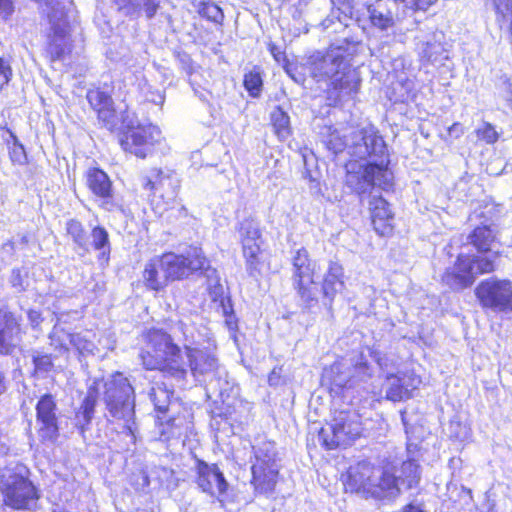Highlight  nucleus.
I'll return each mask as SVG.
<instances>
[{"instance_id": "nucleus-41", "label": "nucleus", "mask_w": 512, "mask_h": 512, "mask_svg": "<svg viewBox=\"0 0 512 512\" xmlns=\"http://www.w3.org/2000/svg\"><path fill=\"white\" fill-rule=\"evenodd\" d=\"M324 142L327 148L334 154L341 153L344 150L348 151V146L350 143L349 133L341 134L339 131L333 130L328 134Z\"/></svg>"}, {"instance_id": "nucleus-14", "label": "nucleus", "mask_w": 512, "mask_h": 512, "mask_svg": "<svg viewBox=\"0 0 512 512\" xmlns=\"http://www.w3.org/2000/svg\"><path fill=\"white\" fill-rule=\"evenodd\" d=\"M186 355L194 377H203L204 381L209 378V385L217 382L219 394L222 395L220 379L225 374V371L219 366L215 354L210 350L194 349V351Z\"/></svg>"}, {"instance_id": "nucleus-26", "label": "nucleus", "mask_w": 512, "mask_h": 512, "mask_svg": "<svg viewBox=\"0 0 512 512\" xmlns=\"http://www.w3.org/2000/svg\"><path fill=\"white\" fill-rule=\"evenodd\" d=\"M367 14L371 25L379 30H388L395 24L387 1L376 0L373 3H369L367 5Z\"/></svg>"}, {"instance_id": "nucleus-23", "label": "nucleus", "mask_w": 512, "mask_h": 512, "mask_svg": "<svg viewBox=\"0 0 512 512\" xmlns=\"http://www.w3.org/2000/svg\"><path fill=\"white\" fill-rule=\"evenodd\" d=\"M349 146H348V154L355 158L357 161V151L359 145H363L366 141H369L370 144H374V149L380 152L381 149L384 148V139L379 134L378 129L373 125H367L362 128L354 129L349 132Z\"/></svg>"}, {"instance_id": "nucleus-54", "label": "nucleus", "mask_w": 512, "mask_h": 512, "mask_svg": "<svg viewBox=\"0 0 512 512\" xmlns=\"http://www.w3.org/2000/svg\"><path fill=\"white\" fill-rule=\"evenodd\" d=\"M208 281L210 282V294L213 300H217V298L221 297L223 294V286L219 284L217 273L211 279H208Z\"/></svg>"}, {"instance_id": "nucleus-45", "label": "nucleus", "mask_w": 512, "mask_h": 512, "mask_svg": "<svg viewBox=\"0 0 512 512\" xmlns=\"http://www.w3.org/2000/svg\"><path fill=\"white\" fill-rule=\"evenodd\" d=\"M465 258H468L474 265L473 272L474 279L479 274L490 273L495 270L494 261L487 257L475 256V255H464Z\"/></svg>"}, {"instance_id": "nucleus-9", "label": "nucleus", "mask_w": 512, "mask_h": 512, "mask_svg": "<svg viewBox=\"0 0 512 512\" xmlns=\"http://www.w3.org/2000/svg\"><path fill=\"white\" fill-rule=\"evenodd\" d=\"M237 232L242 247L247 274L257 279L261 274V246L263 244L260 222L252 217L238 223Z\"/></svg>"}, {"instance_id": "nucleus-52", "label": "nucleus", "mask_w": 512, "mask_h": 512, "mask_svg": "<svg viewBox=\"0 0 512 512\" xmlns=\"http://www.w3.org/2000/svg\"><path fill=\"white\" fill-rule=\"evenodd\" d=\"M64 334H68L63 329H57L56 327L53 329L52 333L50 334L51 339V345H53L55 348L65 349L67 348V341L68 339Z\"/></svg>"}, {"instance_id": "nucleus-15", "label": "nucleus", "mask_w": 512, "mask_h": 512, "mask_svg": "<svg viewBox=\"0 0 512 512\" xmlns=\"http://www.w3.org/2000/svg\"><path fill=\"white\" fill-rule=\"evenodd\" d=\"M194 471L195 483L203 493L219 500L227 491L228 482L216 464L197 460Z\"/></svg>"}, {"instance_id": "nucleus-7", "label": "nucleus", "mask_w": 512, "mask_h": 512, "mask_svg": "<svg viewBox=\"0 0 512 512\" xmlns=\"http://www.w3.org/2000/svg\"><path fill=\"white\" fill-rule=\"evenodd\" d=\"M253 452L251 484L257 493L270 494L274 491L279 472L275 443L266 440L260 441L253 446Z\"/></svg>"}, {"instance_id": "nucleus-40", "label": "nucleus", "mask_w": 512, "mask_h": 512, "mask_svg": "<svg viewBox=\"0 0 512 512\" xmlns=\"http://www.w3.org/2000/svg\"><path fill=\"white\" fill-rule=\"evenodd\" d=\"M67 234L72 238L73 242L84 251H89L86 232L81 222L71 219L66 223Z\"/></svg>"}, {"instance_id": "nucleus-58", "label": "nucleus", "mask_w": 512, "mask_h": 512, "mask_svg": "<svg viewBox=\"0 0 512 512\" xmlns=\"http://www.w3.org/2000/svg\"><path fill=\"white\" fill-rule=\"evenodd\" d=\"M268 49H269V51H270L271 55L273 56V58H274L278 63H280V62H282V61H284V60H285V58H286L285 53H284V52L282 51V49H281L279 46H277L276 44H274V43H270V44L268 45Z\"/></svg>"}, {"instance_id": "nucleus-46", "label": "nucleus", "mask_w": 512, "mask_h": 512, "mask_svg": "<svg viewBox=\"0 0 512 512\" xmlns=\"http://www.w3.org/2000/svg\"><path fill=\"white\" fill-rule=\"evenodd\" d=\"M199 14L206 19L221 24L224 14L221 8L213 2H203L199 8Z\"/></svg>"}, {"instance_id": "nucleus-18", "label": "nucleus", "mask_w": 512, "mask_h": 512, "mask_svg": "<svg viewBox=\"0 0 512 512\" xmlns=\"http://www.w3.org/2000/svg\"><path fill=\"white\" fill-rule=\"evenodd\" d=\"M56 408L51 394L43 395L36 405L38 434L42 441L53 442L59 435Z\"/></svg>"}, {"instance_id": "nucleus-11", "label": "nucleus", "mask_w": 512, "mask_h": 512, "mask_svg": "<svg viewBox=\"0 0 512 512\" xmlns=\"http://www.w3.org/2000/svg\"><path fill=\"white\" fill-rule=\"evenodd\" d=\"M475 295L484 309L495 313L512 311V281L508 279L490 277L482 280Z\"/></svg>"}, {"instance_id": "nucleus-50", "label": "nucleus", "mask_w": 512, "mask_h": 512, "mask_svg": "<svg viewBox=\"0 0 512 512\" xmlns=\"http://www.w3.org/2000/svg\"><path fill=\"white\" fill-rule=\"evenodd\" d=\"M394 1L403 4V6L406 9H408L412 12H415L417 10H422V11L427 10L437 0H394Z\"/></svg>"}, {"instance_id": "nucleus-61", "label": "nucleus", "mask_w": 512, "mask_h": 512, "mask_svg": "<svg viewBox=\"0 0 512 512\" xmlns=\"http://www.w3.org/2000/svg\"><path fill=\"white\" fill-rule=\"evenodd\" d=\"M463 127L461 124L459 123H454L450 128H449V134L452 135V136H455L456 138L459 137L460 135L463 134Z\"/></svg>"}, {"instance_id": "nucleus-17", "label": "nucleus", "mask_w": 512, "mask_h": 512, "mask_svg": "<svg viewBox=\"0 0 512 512\" xmlns=\"http://www.w3.org/2000/svg\"><path fill=\"white\" fill-rule=\"evenodd\" d=\"M142 185L145 190L150 192L149 196L158 195L168 202L175 199L180 181L173 172L153 169L149 175L143 178Z\"/></svg>"}, {"instance_id": "nucleus-39", "label": "nucleus", "mask_w": 512, "mask_h": 512, "mask_svg": "<svg viewBox=\"0 0 512 512\" xmlns=\"http://www.w3.org/2000/svg\"><path fill=\"white\" fill-rule=\"evenodd\" d=\"M271 122L275 133L281 140H286L290 135V118L280 107H276L271 113Z\"/></svg>"}, {"instance_id": "nucleus-35", "label": "nucleus", "mask_w": 512, "mask_h": 512, "mask_svg": "<svg viewBox=\"0 0 512 512\" xmlns=\"http://www.w3.org/2000/svg\"><path fill=\"white\" fill-rule=\"evenodd\" d=\"M496 22L512 43V0H494Z\"/></svg>"}, {"instance_id": "nucleus-36", "label": "nucleus", "mask_w": 512, "mask_h": 512, "mask_svg": "<svg viewBox=\"0 0 512 512\" xmlns=\"http://www.w3.org/2000/svg\"><path fill=\"white\" fill-rule=\"evenodd\" d=\"M495 233V229L491 225H483L476 227L468 239L479 252H487L495 240Z\"/></svg>"}, {"instance_id": "nucleus-3", "label": "nucleus", "mask_w": 512, "mask_h": 512, "mask_svg": "<svg viewBox=\"0 0 512 512\" xmlns=\"http://www.w3.org/2000/svg\"><path fill=\"white\" fill-rule=\"evenodd\" d=\"M343 484L346 491L375 499L392 498L399 494L394 474L377 468L368 461H360L350 466L343 475Z\"/></svg>"}, {"instance_id": "nucleus-29", "label": "nucleus", "mask_w": 512, "mask_h": 512, "mask_svg": "<svg viewBox=\"0 0 512 512\" xmlns=\"http://www.w3.org/2000/svg\"><path fill=\"white\" fill-rule=\"evenodd\" d=\"M184 256L189 276L193 273H200L207 277V279H211L216 274V270L210 266V262L201 248L190 247Z\"/></svg>"}, {"instance_id": "nucleus-59", "label": "nucleus", "mask_w": 512, "mask_h": 512, "mask_svg": "<svg viewBox=\"0 0 512 512\" xmlns=\"http://www.w3.org/2000/svg\"><path fill=\"white\" fill-rule=\"evenodd\" d=\"M27 317H28L30 325L34 329L37 328L43 320L41 313L39 311L33 310V309L28 310Z\"/></svg>"}, {"instance_id": "nucleus-60", "label": "nucleus", "mask_w": 512, "mask_h": 512, "mask_svg": "<svg viewBox=\"0 0 512 512\" xmlns=\"http://www.w3.org/2000/svg\"><path fill=\"white\" fill-rule=\"evenodd\" d=\"M502 97L508 103L512 101V84L508 79H505L501 86Z\"/></svg>"}, {"instance_id": "nucleus-63", "label": "nucleus", "mask_w": 512, "mask_h": 512, "mask_svg": "<svg viewBox=\"0 0 512 512\" xmlns=\"http://www.w3.org/2000/svg\"><path fill=\"white\" fill-rule=\"evenodd\" d=\"M401 419H402L403 425H404V427H405V431H406V433H409V432H410V430H409V429H410V427H409V424H408V421H407L406 413H405V412H403V413L401 414Z\"/></svg>"}, {"instance_id": "nucleus-28", "label": "nucleus", "mask_w": 512, "mask_h": 512, "mask_svg": "<svg viewBox=\"0 0 512 512\" xmlns=\"http://www.w3.org/2000/svg\"><path fill=\"white\" fill-rule=\"evenodd\" d=\"M160 265L164 268V273L169 281L180 280L189 277V270L186 267V258L184 255L175 253H165L161 256Z\"/></svg>"}, {"instance_id": "nucleus-34", "label": "nucleus", "mask_w": 512, "mask_h": 512, "mask_svg": "<svg viewBox=\"0 0 512 512\" xmlns=\"http://www.w3.org/2000/svg\"><path fill=\"white\" fill-rule=\"evenodd\" d=\"M325 377L328 378L332 385L338 388L350 387L352 382V368L343 361H337L326 371Z\"/></svg>"}, {"instance_id": "nucleus-6", "label": "nucleus", "mask_w": 512, "mask_h": 512, "mask_svg": "<svg viewBox=\"0 0 512 512\" xmlns=\"http://www.w3.org/2000/svg\"><path fill=\"white\" fill-rule=\"evenodd\" d=\"M362 432L360 416L354 411H335L331 423L318 432L319 443L327 450L351 445Z\"/></svg>"}, {"instance_id": "nucleus-64", "label": "nucleus", "mask_w": 512, "mask_h": 512, "mask_svg": "<svg viewBox=\"0 0 512 512\" xmlns=\"http://www.w3.org/2000/svg\"><path fill=\"white\" fill-rule=\"evenodd\" d=\"M328 21H330V20H329V19H327V20H325V21H324V25H325V27H328V24H327V22H328Z\"/></svg>"}, {"instance_id": "nucleus-49", "label": "nucleus", "mask_w": 512, "mask_h": 512, "mask_svg": "<svg viewBox=\"0 0 512 512\" xmlns=\"http://www.w3.org/2000/svg\"><path fill=\"white\" fill-rule=\"evenodd\" d=\"M13 144L9 147V156L13 163L23 165L26 163L27 156L22 144L18 142L16 136L12 135Z\"/></svg>"}, {"instance_id": "nucleus-37", "label": "nucleus", "mask_w": 512, "mask_h": 512, "mask_svg": "<svg viewBox=\"0 0 512 512\" xmlns=\"http://www.w3.org/2000/svg\"><path fill=\"white\" fill-rule=\"evenodd\" d=\"M91 237V246L101 252V257L105 258V260H108L109 254H110V241H109V234L107 230L104 227L101 226H95L90 234Z\"/></svg>"}, {"instance_id": "nucleus-21", "label": "nucleus", "mask_w": 512, "mask_h": 512, "mask_svg": "<svg viewBox=\"0 0 512 512\" xmlns=\"http://www.w3.org/2000/svg\"><path fill=\"white\" fill-rule=\"evenodd\" d=\"M473 263L460 254L453 267L446 269L442 282L453 290H462L474 283Z\"/></svg>"}, {"instance_id": "nucleus-51", "label": "nucleus", "mask_w": 512, "mask_h": 512, "mask_svg": "<svg viewBox=\"0 0 512 512\" xmlns=\"http://www.w3.org/2000/svg\"><path fill=\"white\" fill-rule=\"evenodd\" d=\"M331 2L338 6L337 10L339 13L343 14V18L340 15L337 16L340 23L347 26L348 24L345 22L347 19L351 18L352 15V0H331Z\"/></svg>"}, {"instance_id": "nucleus-2", "label": "nucleus", "mask_w": 512, "mask_h": 512, "mask_svg": "<svg viewBox=\"0 0 512 512\" xmlns=\"http://www.w3.org/2000/svg\"><path fill=\"white\" fill-rule=\"evenodd\" d=\"M309 64L312 77L327 84L328 98L335 104L358 92L360 79L344 48L332 46L325 53L316 52L309 58Z\"/></svg>"}, {"instance_id": "nucleus-12", "label": "nucleus", "mask_w": 512, "mask_h": 512, "mask_svg": "<svg viewBox=\"0 0 512 512\" xmlns=\"http://www.w3.org/2000/svg\"><path fill=\"white\" fill-rule=\"evenodd\" d=\"M4 502L14 509H28L37 499L33 484L19 473L6 470L1 476Z\"/></svg>"}, {"instance_id": "nucleus-56", "label": "nucleus", "mask_w": 512, "mask_h": 512, "mask_svg": "<svg viewBox=\"0 0 512 512\" xmlns=\"http://www.w3.org/2000/svg\"><path fill=\"white\" fill-rule=\"evenodd\" d=\"M14 6L12 0H0V18L7 19L12 15Z\"/></svg>"}, {"instance_id": "nucleus-5", "label": "nucleus", "mask_w": 512, "mask_h": 512, "mask_svg": "<svg viewBox=\"0 0 512 512\" xmlns=\"http://www.w3.org/2000/svg\"><path fill=\"white\" fill-rule=\"evenodd\" d=\"M46 8L51 24V33L48 35L47 52L52 61L62 59L71 51V43L68 34L67 13L72 5L71 0H35Z\"/></svg>"}, {"instance_id": "nucleus-8", "label": "nucleus", "mask_w": 512, "mask_h": 512, "mask_svg": "<svg viewBox=\"0 0 512 512\" xmlns=\"http://www.w3.org/2000/svg\"><path fill=\"white\" fill-rule=\"evenodd\" d=\"M346 171L347 186L358 194L367 192L373 186H378L383 190L392 186L393 173L389 168L353 160L346 164Z\"/></svg>"}, {"instance_id": "nucleus-24", "label": "nucleus", "mask_w": 512, "mask_h": 512, "mask_svg": "<svg viewBox=\"0 0 512 512\" xmlns=\"http://www.w3.org/2000/svg\"><path fill=\"white\" fill-rule=\"evenodd\" d=\"M374 229L384 235L390 229L393 218L389 203L381 196H373L369 202Z\"/></svg>"}, {"instance_id": "nucleus-31", "label": "nucleus", "mask_w": 512, "mask_h": 512, "mask_svg": "<svg viewBox=\"0 0 512 512\" xmlns=\"http://www.w3.org/2000/svg\"><path fill=\"white\" fill-rule=\"evenodd\" d=\"M442 34L433 33L426 40L417 44V50L422 59L435 63L443 59L445 49L441 43Z\"/></svg>"}, {"instance_id": "nucleus-16", "label": "nucleus", "mask_w": 512, "mask_h": 512, "mask_svg": "<svg viewBox=\"0 0 512 512\" xmlns=\"http://www.w3.org/2000/svg\"><path fill=\"white\" fill-rule=\"evenodd\" d=\"M161 132L154 125L138 126L127 132L121 140L123 149L137 157L145 158L160 139Z\"/></svg>"}, {"instance_id": "nucleus-27", "label": "nucleus", "mask_w": 512, "mask_h": 512, "mask_svg": "<svg viewBox=\"0 0 512 512\" xmlns=\"http://www.w3.org/2000/svg\"><path fill=\"white\" fill-rule=\"evenodd\" d=\"M113 2L127 16L137 17L144 11L149 19L155 16L160 6V0H113Z\"/></svg>"}, {"instance_id": "nucleus-30", "label": "nucleus", "mask_w": 512, "mask_h": 512, "mask_svg": "<svg viewBox=\"0 0 512 512\" xmlns=\"http://www.w3.org/2000/svg\"><path fill=\"white\" fill-rule=\"evenodd\" d=\"M161 257L151 259L143 271V279L145 285L155 291L163 289L167 285V276L164 273V268L160 265L162 262Z\"/></svg>"}, {"instance_id": "nucleus-38", "label": "nucleus", "mask_w": 512, "mask_h": 512, "mask_svg": "<svg viewBox=\"0 0 512 512\" xmlns=\"http://www.w3.org/2000/svg\"><path fill=\"white\" fill-rule=\"evenodd\" d=\"M176 330L182 336V342L186 350V354L194 351V349H198L197 347H194V345L198 343L199 334L197 333L196 327L193 323L180 320L176 325Z\"/></svg>"}, {"instance_id": "nucleus-32", "label": "nucleus", "mask_w": 512, "mask_h": 512, "mask_svg": "<svg viewBox=\"0 0 512 512\" xmlns=\"http://www.w3.org/2000/svg\"><path fill=\"white\" fill-rule=\"evenodd\" d=\"M374 144H370L369 141L363 145H359L357 151L358 160H368L367 164L376 165L381 168H388L390 163L387 145L384 142V148L380 152L374 149Z\"/></svg>"}, {"instance_id": "nucleus-57", "label": "nucleus", "mask_w": 512, "mask_h": 512, "mask_svg": "<svg viewBox=\"0 0 512 512\" xmlns=\"http://www.w3.org/2000/svg\"><path fill=\"white\" fill-rule=\"evenodd\" d=\"M11 75L10 67L5 65L3 59L0 58V87L9 82Z\"/></svg>"}, {"instance_id": "nucleus-42", "label": "nucleus", "mask_w": 512, "mask_h": 512, "mask_svg": "<svg viewBox=\"0 0 512 512\" xmlns=\"http://www.w3.org/2000/svg\"><path fill=\"white\" fill-rule=\"evenodd\" d=\"M88 333H71L64 334L68 339V342L80 353L90 354L93 353L96 346L94 342L88 337Z\"/></svg>"}, {"instance_id": "nucleus-20", "label": "nucleus", "mask_w": 512, "mask_h": 512, "mask_svg": "<svg viewBox=\"0 0 512 512\" xmlns=\"http://www.w3.org/2000/svg\"><path fill=\"white\" fill-rule=\"evenodd\" d=\"M21 319L13 312L0 309V354H11L21 340Z\"/></svg>"}, {"instance_id": "nucleus-55", "label": "nucleus", "mask_w": 512, "mask_h": 512, "mask_svg": "<svg viewBox=\"0 0 512 512\" xmlns=\"http://www.w3.org/2000/svg\"><path fill=\"white\" fill-rule=\"evenodd\" d=\"M282 368L275 367L268 376V383L270 386H279L284 383L282 379Z\"/></svg>"}, {"instance_id": "nucleus-62", "label": "nucleus", "mask_w": 512, "mask_h": 512, "mask_svg": "<svg viewBox=\"0 0 512 512\" xmlns=\"http://www.w3.org/2000/svg\"><path fill=\"white\" fill-rule=\"evenodd\" d=\"M402 512H425L420 505L408 504L403 508Z\"/></svg>"}, {"instance_id": "nucleus-13", "label": "nucleus", "mask_w": 512, "mask_h": 512, "mask_svg": "<svg viewBox=\"0 0 512 512\" xmlns=\"http://www.w3.org/2000/svg\"><path fill=\"white\" fill-rule=\"evenodd\" d=\"M173 390L169 389L164 383H155L149 391V398L154 405L157 413V421L161 427L162 436L170 437L176 434L178 428L177 418L172 413L177 403L172 400Z\"/></svg>"}, {"instance_id": "nucleus-19", "label": "nucleus", "mask_w": 512, "mask_h": 512, "mask_svg": "<svg viewBox=\"0 0 512 512\" xmlns=\"http://www.w3.org/2000/svg\"><path fill=\"white\" fill-rule=\"evenodd\" d=\"M420 384V377L414 373L387 374L385 381L386 398L393 402L409 399Z\"/></svg>"}, {"instance_id": "nucleus-22", "label": "nucleus", "mask_w": 512, "mask_h": 512, "mask_svg": "<svg viewBox=\"0 0 512 512\" xmlns=\"http://www.w3.org/2000/svg\"><path fill=\"white\" fill-rule=\"evenodd\" d=\"M86 185L92 194L102 201V206L113 210V189L109 176L99 168H90L86 172Z\"/></svg>"}, {"instance_id": "nucleus-47", "label": "nucleus", "mask_w": 512, "mask_h": 512, "mask_svg": "<svg viewBox=\"0 0 512 512\" xmlns=\"http://www.w3.org/2000/svg\"><path fill=\"white\" fill-rule=\"evenodd\" d=\"M98 115V119L107 127L109 130H112L117 124V115L114 109V103L109 105L108 107L101 108L96 111Z\"/></svg>"}, {"instance_id": "nucleus-1", "label": "nucleus", "mask_w": 512, "mask_h": 512, "mask_svg": "<svg viewBox=\"0 0 512 512\" xmlns=\"http://www.w3.org/2000/svg\"><path fill=\"white\" fill-rule=\"evenodd\" d=\"M101 394L111 417L124 421L121 435L127 438L124 449L129 450L136 443L135 392L128 378L122 373H115L107 380L93 381L76 413V425L81 433H84L93 419L95 406Z\"/></svg>"}, {"instance_id": "nucleus-10", "label": "nucleus", "mask_w": 512, "mask_h": 512, "mask_svg": "<svg viewBox=\"0 0 512 512\" xmlns=\"http://www.w3.org/2000/svg\"><path fill=\"white\" fill-rule=\"evenodd\" d=\"M315 263L305 248L298 249L292 257V285L302 304L311 307L318 301V287L314 282Z\"/></svg>"}, {"instance_id": "nucleus-53", "label": "nucleus", "mask_w": 512, "mask_h": 512, "mask_svg": "<svg viewBox=\"0 0 512 512\" xmlns=\"http://www.w3.org/2000/svg\"><path fill=\"white\" fill-rule=\"evenodd\" d=\"M478 134L487 143H494L498 139L495 128L489 123H486L483 128L479 129Z\"/></svg>"}, {"instance_id": "nucleus-44", "label": "nucleus", "mask_w": 512, "mask_h": 512, "mask_svg": "<svg viewBox=\"0 0 512 512\" xmlns=\"http://www.w3.org/2000/svg\"><path fill=\"white\" fill-rule=\"evenodd\" d=\"M87 100L95 111L108 107L109 105H112L113 102L111 96L100 89L89 90L87 92Z\"/></svg>"}, {"instance_id": "nucleus-43", "label": "nucleus", "mask_w": 512, "mask_h": 512, "mask_svg": "<svg viewBox=\"0 0 512 512\" xmlns=\"http://www.w3.org/2000/svg\"><path fill=\"white\" fill-rule=\"evenodd\" d=\"M244 87L251 97H259L262 91L263 81L259 71L251 70L244 75Z\"/></svg>"}, {"instance_id": "nucleus-25", "label": "nucleus", "mask_w": 512, "mask_h": 512, "mask_svg": "<svg viewBox=\"0 0 512 512\" xmlns=\"http://www.w3.org/2000/svg\"><path fill=\"white\" fill-rule=\"evenodd\" d=\"M343 276L342 266L337 262H330L322 283L323 297L329 304L332 303L337 293L343 290Z\"/></svg>"}, {"instance_id": "nucleus-4", "label": "nucleus", "mask_w": 512, "mask_h": 512, "mask_svg": "<svg viewBox=\"0 0 512 512\" xmlns=\"http://www.w3.org/2000/svg\"><path fill=\"white\" fill-rule=\"evenodd\" d=\"M140 357L147 370H160L177 380L184 379L187 374L186 361L180 347L162 330L149 332L147 347Z\"/></svg>"}, {"instance_id": "nucleus-33", "label": "nucleus", "mask_w": 512, "mask_h": 512, "mask_svg": "<svg viewBox=\"0 0 512 512\" xmlns=\"http://www.w3.org/2000/svg\"><path fill=\"white\" fill-rule=\"evenodd\" d=\"M421 478L420 466L415 460H407L402 463L400 474L398 477L395 476L399 492L401 487L405 489H411L419 484Z\"/></svg>"}, {"instance_id": "nucleus-48", "label": "nucleus", "mask_w": 512, "mask_h": 512, "mask_svg": "<svg viewBox=\"0 0 512 512\" xmlns=\"http://www.w3.org/2000/svg\"><path fill=\"white\" fill-rule=\"evenodd\" d=\"M32 360L37 372L48 373L53 367L51 356L48 354H41L34 351L32 354Z\"/></svg>"}]
</instances>
